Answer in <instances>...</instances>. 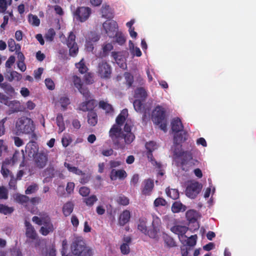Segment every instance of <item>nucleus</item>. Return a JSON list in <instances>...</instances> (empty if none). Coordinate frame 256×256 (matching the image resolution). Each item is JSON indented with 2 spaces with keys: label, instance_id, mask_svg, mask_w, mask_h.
I'll return each instance as SVG.
<instances>
[{
  "label": "nucleus",
  "instance_id": "f257e3e1",
  "mask_svg": "<svg viewBox=\"0 0 256 256\" xmlns=\"http://www.w3.org/2000/svg\"><path fill=\"white\" fill-rule=\"evenodd\" d=\"M172 130L174 132V145L172 147L174 156L175 158H181L182 164L192 166V158L190 152L182 151L181 143L186 139V133L183 130V126L180 120L178 118H174L171 122Z\"/></svg>",
  "mask_w": 256,
  "mask_h": 256
},
{
  "label": "nucleus",
  "instance_id": "f03ea898",
  "mask_svg": "<svg viewBox=\"0 0 256 256\" xmlns=\"http://www.w3.org/2000/svg\"><path fill=\"white\" fill-rule=\"evenodd\" d=\"M128 116V111L124 109L116 118V124L113 126L110 130V136L112 139L124 138L126 144L131 143L134 139V134L131 132L132 122L127 120L124 127V131H122L121 126Z\"/></svg>",
  "mask_w": 256,
  "mask_h": 256
},
{
  "label": "nucleus",
  "instance_id": "7ed1b4c3",
  "mask_svg": "<svg viewBox=\"0 0 256 256\" xmlns=\"http://www.w3.org/2000/svg\"><path fill=\"white\" fill-rule=\"evenodd\" d=\"M152 226L150 230H148L146 228V219L142 218L139 220L138 228L142 233L148 235L150 238L158 240L161 234V220L156 216L152 214Z\"/></svg>",
  "mask_w": 256,
  "mask_h": 256
},
{
  "label": "nucleus",
  "instance_id": "20e7f679",
  "mask_svg": "<svg viewBox=\"0 0 256 256\" xmlns=\"http://www.w3.org/2000/svg\"><path fill=\"white\" fill-rule=\"evenodd\" d=\"M32 220L38 225H42L40 228V232L43 236H47L50 233L52 232L54 230L50 218L46 213H40L38 216H34L32 218Z\"/></svg>",
  "mask_w": 256,
  "mask_h": 256
},
{
  "label": "nucleus",
  "instance_id": "39448f33",
  "mask_svg": "<svg viewBox=\"0 0 256 256\" xmlns=\"http://www.w3.org/2000/svg\"><path fill=\"white\" fill-rule=\"evenodd\" d=\"M34 130V122L30 118L22 117L16 122V131L18 135L24 134L33 136Z\"/></svg>",
  "mask_w": 256,
  "mask_h": 256
},
{
  "label": "nucleus",
  "instance_id": "423d86ee",
  "mask_svg": "<svg viewBox=\"0 0 256 256\" xmlns=\"http://www.w3.org/2000/svg\"><path fill=\"white\" fill-rule=\"evenodd\" d=\"M166 112L165 108L159 105L155 108L152 112V121L164 132L167 130L168 122Z\"/></svg>",
  "mask_w": 256,
  "mask_h": 256
},
{
  "label": "nucleus",
  "instance_id": "0eeeda50",
  "mask_svg": "<svg viewBox=\"0 0 256 256\" xmlns=\"http://www.w3.org/2000/svg\"><path fill=\"white\" fill-rule=\"evenodd\" d=\"M72 252L76 256L80 255L86 250V244L82 236H74L71 244Z\"/></svg>",
  "mask_w": 256,
  "mask_h": 256
},
{
  "label": "nucleus",
  "instance_id": "6e6552de",
  "mask_svg": "<svg viewBox=\"0 0 256 256\" xmlns=\"http://www.w3.org/2000/svg\"><path fill=\"white\" fill-rule=\"evenodd\" d=\"M202 185L196 181L190 182L186 186V194L190 198H194L201 191Z\"/></svg>",
  "mask_w": 256,
  "mask_h": 256
},
{
  "label": "nucleus",
  "instance_id": "1a4fd4ad",
  "mask_svg": "<svg viewBox=\"0 0 256 256\" xmlns=\"http://www.w3.org/2000/svg\"><path fill=\"white\" fill-rule=\"evenodd\" d=\"M102 29L107 36L112 38L114 36L118 31V26L117 22L114 20H106L102 24Z\"/></svg>",
  "mask_w": 256,
  "mask_h": 256
},
{
  "label": "nucleus",
  "instance_id": "9d476101",
  "mask_svg": "<svg viewBox=\"0 0 256 256\" xmlns=\"http://www.w3.org/2000/svg\"><path fill=\"white\" fill-rule=\"evenodd\" d=\"M90 8L85 6L78 8L74 14V18L80 22L86 21L90 17Z\"/></svg>",
  "mask_w": 256,
  "mask_h": 256
},
{
  "label": "nucleus",
  "instance_id": "9b49d317",
  "mask_svg": "<svg viewBox=\"0 0 256 256\" xmlns=\"http://www.w3.org/2000/svg\"><path fill=\"white\" fill-rule=\"evenodd\" d=\"M34 160L36 167L42 168L46 166L48 160V152L44 151L38 152L34 156Z\"/></svg>",
  "mask_w": 256,
  "mask_h": 256
},
{
  "label": "nucleus",
  "instance_id": "f8f14e48",
  "mask_svg": "<svg viewBox=\"0 0 256 256\" xmlns=\"http://www.w3.org/2000/svg\"><path fill=\"white\" fill-rule=\"evenodd\" d=\"M100 38V35L96 32H90L86 37V48L88 52L94 50L92 42H98Z\"/></svg>",
  "mask_w": 256,
  "mask_h": 256
},
{
  "label": "nucleus",
  "instance_id": "ddd939ff",
  "mask_svg": "<svg viewBox=\"0 0 256 256\" xmlns=\"http://www.w3.org/2000/svg\"><path fill=\"white\" fill-rule=\"evenodd\" d=\"M98 72L101 78H108L110 77L111 74L110 66L107 62H102L98 65Z\"/></svg>",
  "mask_w": 256,
  "mask_h": 256
},
{
  "label": "nucleus",
  "instance_id": "4468645a",
  "mask_svg": "<svg viewBox=\"0 0 256 256\" xmlns=\"http://www.w3.org/2000/svg\"><path fill=\"white\" fill-rule=\"evenodd\" d=\"M186 218L190 223L194 224L195 230L199 228V224L197 220L200 218V215L196 211L190 210L186 212Z\"/></svg>",
  "mask_w": 256,
  "mask_h": 256
},
{
  "label": "nucleus",
  "instance_id": "2eb2a0df",
  "mask_svg": "<svg viewBox=\"0 0 256 256\" xmlns=\"http://www.w3.org/2000/svg\"><path fill=\"white\" fill-rule=\"evenodd\" d=\"M188 230L186 226L180 225L175 226L171 228L172 232L178 236L179 239L182 242L185 240L184 238H187L184 234Z\"/></svg>",
  "mask_w": 256,
  "mask_h": 256
},
{
  "label": "nucleus",
  "instance_id": "dca6fc26",
  "mask_svg": "<svg viewBox=\"0 0 256 256\" xmlns=\"http://www.w3.org/2000/svg\"><path fill=\"white\" fill-rule=\"evenodd\" d=\"M85 98V102L81 103L78 106V109L80 110L86 112L92 110L96 105V102L94 100H92L90 97V94L89 96Z\"/></svg>",
  "mask_w": 256,
  "mask_h": 256
},
{
  "label": "nucleus",
  "instance_id": "f3484780",
  "mask_svg": "<svg viewBox=\"0 0 256 256\" xmlns=\"http://www.w3.org/2000/svg\"><path fill=\"white\" fill-rule=\"evenodd\" d=\"M74 86L78 90L84 97L87 98L89 96V92L86 88L82 86L80 79L77 76H74L72 78Z\"/></svg>",
  "mask_w": 256,
  "mask_h": 256
},
{
  "label": "nucleus",
  "instance_id": "a211bd4d",
  "mask_svg": "<svg viewBox=\"0 0 256 256\" xmlns=\"http://www.w3.org/2000/svg\"><path fill=\"white\" fill-rule=\"evenodd\" d=\"M24 150H22L21 152L16 151L13 155L12 159H6L4 161V164H10L13 165L18 162L23 160L24 159Z\"/></svg>",
  "mask_w": 256,
  "mask_h": 256
},
{
  "label": "nucleus",
  "instance_id": "6ab92c4d",
  "mask_svg": "<svg viewBox=\"0 0 256 256\" xmlns=\"http://www.w3.org/2000/svg\"><path fill=\"white\" fill-rule=\"evenodd\" d=\"M112 56L120 68L122 69L126 68V58L121 52H112Z\"/></svg>",
  "mask_w": 256,
  "mask_h": 256
},
{
  "label": "nucleus",
  "instance_id": "aec40b11",
  "mask_svg": "<svg viewBox=\"0 0 256 256\" xmlns=\"http://www.w3.org/2000/svg\"><path fill=\"white\" fill-rule=\"evenodd\" d=\"M70 103V100L68 98L62 96L56 102V106L59 108L62 111H65L67 110L68 106Z\"/></svg>",
  "mask_w": 256,
  "mask_h": 256
},
{
  "label": "nucleus",
  "instance_id": "412c9836",
  "mask_svg": "<svg viewBox=\"0 0 256 256\" xmlns=\"http://www.w3.org/2000/svg\"><path fill=\"white\" fill-rule=\"evenodd\" d=\"M25 226L26 228V234L28 238L34 240L36 238L37 234L34 228L28 222H25Z\"/></svg>",
  "mask_w": 256,
  "mask_h": 256
},
{
  "label": "nucleus",
  "instance_id": "4be33fe9",
  "mask_svg": "<svg viewBox=\"0 0 256 256\" xmlns=\"http://www.w3.org/2000/svg\"><path fill=\"white\" fill-rule=\"evenodd\" d=\"M145 146L148 150V158L150 160H152V152L158 148V145L154 142L150 141L146 144Z\"/></svg>",
  "mask_w": 256,
  "mask_h": 256
},
{
  "label": "nucleus",
  "instance_id": "5701e85b",
  "mask_svg": "<svg viewBox=\"0 0 256 256\" xmlns=\"http://www.w3.org/2000/svg\"><path fill=\"white\" fill-rule=\"evenodd\" d=\"M126 176V173L124 170H116L113 169L110 172V178L112 180H114L117 178L123 179L125 178Z\"/></svg>",
  "mask_w": 256,
  "mask_h": 256
},
{
  "label": "nucleus",
  "instance_id": "b1692460",
  "mask_svg": "<svg viewBox=\"0 0 256 256\" xmlns=\"http://www.w3.org/2000/svg\"><path fill=\"white\" fill-rule=\"evenodd\" d=\"M113 48L114 46L112 42H104L102 45V52L100 54L99 56L104 57L108 56Z\"/></svg>",
  "mask_w": 256,
  "mask_h": 256
},
{
  "label": "nucleus",
  "instance_id": "393cba45",
  "mask_svg": "<svg viewBox=\"0 0 256 256\" xmlns=\"http://www.w3.org/2000/svg\"><path fill=\"white\" fill-rule=\"evenodd\" d=\"M6 77L10 82L12 80L19 81L22 79V76L16 71L7 70Z\"/></svg>",
  "mask_w": 256,
  "mask_h": 256
},
{
  "label": "nucleus",
  "instance_id": "a878e982",
  "mask_svg": "<svg viewBox=\"0 0 256 256\" xmlns=\"http://www.w3.org/2000/svg\"><path fill=\"white\" fill-rule=\"evenodd\" d=\"M13 198L15 202L25 206H26L27 203L29 202V198L27 196L19 194H14Z\"/></svg>",
  "mask_w": 256,
  "mask_h": 256
},
{
  "label": "nucleus",
  "instance_id": "bb28decb",
  "mask_svg": "<svg viewBox=\"0 0 256 256\" xmlns=\"http://www.w3.org/2000/svg\"><path fill=\"white\" fill-rule=\"evenodd\" d=\"M130 214L128 210H124L120 216L119 223L120 225L124 226L130 220Z\"/></svg>",
  "mask_w": 256,
  "mask_h": 256
},
{
  "label": "nucleus",
  "instance_id": "cd10ccee",
  "mask_svg": "<svg viewBox=\"0 0 256 256\" xmlns=\"http://www.w3.org/2000/svg\"><path fill=\"white\" fill-rule=\"evenodd\" d=\"M56 122L58 127V132H62L65 130V125L64 121V117L62 114H58L56 118Z\"/></svg>",
  "mask_w": 256,
  "mask_h": 256
},
{
  "label": "nucleus",
  "instance_id": "c85d7f7f",
  "mask_svg": "<svg viewBox=\"0 0 256 256\" xmlns=\"http://www.w3.org/2000/svg\"><path fill=\"white\" fill-rule=\"evenodd\" d=\"M186 210V206L180 202H174L172 206V210L174 213L184 212Z\"/></svg>",
  "mask_w": 256,
  "mask_h": 256
},
{
  "label": "nucleus",
  "instance_id": "c756f323",
  "mask_svg": "<svg viewBox=\"0 0 256 256\" xmlns=\"http://www.w3.org/2000/svg\"><path fill=\"white\" fill-rule=\"evenodd\" d=\"M128 46L131 54L134 56H136L140 57L142 56V54L140 49L138 47L134 46V44L132 40H129Z\"/></svg>",
  "mask_w": 256,
  "mask_h": 256
},
{
  "label": "nucleus",
  "instance_id": "7c9ffc66",
  "mask_svg": "<svg viewBox=\"0 0 256 256\" xmlns=\"http://www.w3.org/2000/svg\"><path fill=\"white\" fill-rule=\"evenodd\" d=\"M146 96L147 92L144 88H140L136 90L134 94V97L136 98L144 100Z\"/></svg>",
  "mask_w": 256,
  "mask_h": 256
},
{
  "label": "nucleus",
  "instance_id": "2f4dec72",
  "mask_svg": "<svg viewBox=\"0 0 256 256\" xmlns=\"http://www.w3.org/2000/svg\"><path fill=\"white\" fill-rule=\"evenodd\" d=\"M74 208V204L71 202H68L65 204L62 208L64 214L67 216L72 212Z\"/></svg>",
  "mask_w": 256,
  "mask_h": 256
},
{
  "label": "nucleus",
  "instance_id": "473e14b6",
  "mask_svg": "<svg viewBox=\"0 0 256 256\" xmlns=\"http://www.w3.org/2000/svg\"><path fill=\"white\" fill-rule=\"evenodd\" d=\"M64 166L70 172L77 175H82V171L79 170L78 168L73 166L72 164L67 162H64Z\"/></svg>",
  "mask_w": 256,
  "mask_h": 256
},
{
  "label": "nucleus",
  "instance_id": "72a5a7b5",
  "mask_svg": "<svg viewBox=\"0 0 256 256\" xmlns=\"http://www.w3.org/2000/svg\"><path fill=\"white\" fill-rule=\"evenodd\" d=\"M88 122L91 126H95L98 122L97 115L96 113L93 111H91L88 112Z\"/></svg>",
  "mask_w": 256,
  "mask_h": 256
},
{
  "label": "nucleus",
  "instance_id": "f704fd0d",
  "mask_svg": "<svg viewBox=\"0 0 256 256\" xmlns=\"http://www.w3.org/2000/svg\"><path fill=\"white\" fill-rule=\"evenodd\" d=\"M166 192L168 197L173 200L177 199L179 197V192L176 189L166 188Z\"/></svg>",
  "mask_w": 256,
  "mask_h": 256
},
{
  "label": "nucleus",
  "instance_id": "c9c22d12",
  "mask_svg": "<svg viewBox=\"0 0 256 256\" xmlns=\"http://www.w3.org/2000/svg\"><path fill=\"white\" fill-rule=\"evenodd\" d=\"M8 46L9 50L11 52L16 51L17 52L20 48V46L18 44H16L14 40L10 38L8 42Z\"/></svg>",
  "mask_w": 256,
  "mask_h": 256
},
{
  "label": "nucleus",
  "instance_id": "e433bc0d",
  "mask_svg": "<svg viewBox=\"0 0 256 256\" xmlns=\"http://www.w3.org/2000/svg\"><path fill=\"white\" fill-rule=\"evenodd\" d=\"M28 20L30 24L33 26H38L40 25V20L36 15L30 14L28 16Z\"/></svg>",
  "mask_w": 256,
  "mask_h": 256
},
{
  "label": "nucleus",
  "instance_id": "4c0bfd02",
  "mask_svg": "<svg viewBox=\"0 0 256 256\" xmlns=\"http://www.w3.org/2000/svg\"><path fill=\"white\" fill-rule=\"evenodd\" d=\"M101 10L102 17L106 18H109L112 17V13L109 6H103Z\"/></svg>",
  "mask_w": 256,
  "mask_h": 256
},
{
  "label": "nucleus",
  "instance_id": "58836bf2",
  "mask_svg": "<svg viewBox=\"0 0 256 256\" xmlns=\"http://www.w3.org/2000/svg\"><path fill=\"white\" fill-rule=\"evenodd\" d=\"M72 142L71 136L68 134H64L62 138V143L64 147H67Z\"/></svg>",
  "mask_w": 256,
  "mask_h": 256
},
{
  "label": "nucleus",
  "instance_id": "ea45409f",
  "mask_svg": "<svg viewBox=\"0 0 256 256\" xmlns=\"http://www.w3.org/2000/svg\"><path fill=\"white\" fill-rule=\"evenodd\" d=\"M154 186V184L150 180H147L145 182V184L143 190V192L144 194H148L152 190Z\"/></svg>",
  "mask_w": 256,
  "mask_h": 256
},
{
  "label": "nucleus",
  "instance_id": "a19ab883",
  "mask_svg": "<svg viewBox=\"0 0 256 256\" xmlns=\"http://www.w3.org/2000/svg\"><path fill=\"white\" fill-rule=\"evenodd\" d=\"M114 36H116V42L120 45H122L126 42V38L124 35L118 30L116 32V34H115Z\"/></svg>",
  "mask_w": 256,
  "mask_h": 256
},
{
  "label": "nucleus",
  "instance_id": "79ce46f5",
  "mask_svg": "<svg viewBox=\"0 0 256 256\" xmlns=\"http://www.w3.org/2000/svg\"><path fill=\"white\" fill-rule=\"evenodd\" d=\"M6 105L16 111H22L24 109L23 108H17V106L20 105V102L16 100L8 101V104Z\"/></svg>",
  "mask_w": 256,
  "mask_h": 256
},
{
  "label": "nucleus",
  "instance_id": "37998d69",
  "mask_svg": "<svg viewBox=\"0 0 256 256\" xmlns=\"http://www.w3.org/2000/svg\"><path fill=\"white\" fill-rule=\"evenodd\" d=\"M99 106L100 108L104 110L107 113H110L112 111V106L104 101L100 102Z\"/></svg>",
  "mask_w": 256,
  "mask_h": 256
},
{
  "label": "nucleus",
  "instance_id": "c03bdc74",
  "mask_svg": "<svg viewBox=\"0 0 256 256\" xmlns=\"http://www.w3.org/2000/svg\"><path fill=\"white\" fill-rule=\"evenodd\" d=\"M76 66L78 70V71L82 74L85 73L88 70V68L84 62V59H82L79 62L76 64Z\"/></svg>",
  "mask_w": 256,
  "mask_h": 256
},
{
  "label": "nucleus",
  "instance_id": "a18cd8bd",
  "mask_svg": "<svg viewBox=\"0 0 256 256\" xmlns=\"http://www.w3.org/2000/svg\"><path fill=\"white\" fill-rule=\"evenodd\" d=\"M141 100L136 98L133 104L135 110L138 112H141L143 108V104Z\"/></svg>",
  "mask_w": 256,
  "mask_h": 256
},
{
  "label": "nucleus",
  "instance_id": "49530a36",
  "mask_svg": "<svg viewBox=\"0 0 256 256\" xmlns=\"http://www.w3.org/2000/svg\"><path fill=\"white\" fill-rule=\"evenodd\" d=\"M14 210L12 208L8 207L2 204H0V212L4 214H11Z\"/></svg>",
  "mask_w": 256,
  "mask_h": 256
},
{
  "label": "nucleus",
  "instance_id": "de8ad7c7",
  "mask_svg": "<svg viewBox=\"0 0 256 256\" xmlns=\"http://www.w3.org/2000/svg\"><path fill=\"white\" fill-rule=\"evenodd\" d=\"M216 188L214 186H210L204 191V196L206 198L210 197V194L212 196L215 192Z\"/></svg>",
  "mask_w": 256,
  "mask_h": 256
},
{
  "label": "nucleus",
  "instance_id": "09e8293b",
  "mask_svg": "<svg viewBox=\"0 0 256 256\" xmlns=\"http://www.w3.org/2000/svg\"><path fill=\"white\" fill-rule=\"evenodd\" d=\"M98 200L97 197L94 195H92L88 198L84 199V202L88 206H92Z\"/></svg>",
  "mask_w": 256,
  "mask_h": 256
},
{
  "label": "nucleus",
  "instance_id": "8fccbe9b",
  "mask_svg": "<svg viewBox=\"0 0 256 256\" xmlns=\"http://www.w3.org/2000/svg\"><path fill=\"white\" fill-rule=\"evenodd\" d=\"M12 0H0V12H4L7 8L8 4H10Z\"/></svg>",
  "mask_w": 256,
  "mask_h": 256
},
{
  "label": "nucleus",
  "instance_id": "3c124183",
  "mask_svg": "<svg viewBox=\"0 0 256 256\" xmlns=\"http://www.w3.org/2000/svg\"><path fill=\"white\" fill-rule=\"evenodd\" d=\"M8 151V146L5 141L0 140V157Z\"/></svg>",
  "mask_w": 256,
  "mask_h": 256
},
{
  "label": "nucleus",
  "instance_id": "603ef678",
  "mask_svg": "<svg viewBox=\"0 0 256 256\" xmlns=\"http://www.w3.org/2000/svg\"><path fill=\"white\" fill-rule=\"evenodd\" d=\"M164 243L168 246L172 248L176 246L175 242L172 238L166 235L164 236Z\"/></svg>",
  "mask_w": 256,
  "mask_h": 256
},
{
  "label": "nucleus",
  "instance_id": "864d4df0",
  "mask_svg": "<svg viewBox=\"0 0 256 256\" xmlns=\"http://www.w3.org/2000/svg\"><path fill=\"white\" fill-rule=\"evenodd\" d=\"M197 238L196 235H193L188 238L186 240V244L190 246H194L196 243Z\"/></svg>",
  "mask_w": 256,
  "mask_h": 256
},
{
  "label": "nucleus",
  "instance_id": "5fc2aeb1",
  "mask_svg": "<svg viewBox=\"0 0 256 256\" xmlns=\"http://www.w3.org/2000/svg\"><path fill=\"white\" fill-rule=\"evenodd\" d=\"M56 32L53 29H50L46 34L45 38L46 40L52 42L55 36Z\"/></svg>",
  "mask_w": 256,
  "mask_h": 256
},
{
  "label": "nucleus",
  "instance_id": "6e6d98bb",
  "mask_svg": "<svg viewBox=\"0 0 256 256\" xmlns=\"http://www.w3.org/2000/svg\"><path fill=\"white\" fill-rule=\"evenodd\" d=\"M117 202L119 204L123 206H126L129 204V199L124 196H119L117 199Z\"/></svg>",
  "mask_w": 256,
  "mask_h": 256
},
{
  "label": "nucleus",
  "instance_id": "4d7b16f0",
  "mask_svg": "<svg viewBox=\"0 0 256 256\" xmlns=\"http://www.w3.org/2000/svg\"><path fill=\"white\" fill-rule=\"evenodd\" d=\"M68 46L70 48V54L71 56H76L78 51V48L77 46V44Z\"/></svg>",
  "mask_w": 256,
  "mask_h": 256
},
{
  "label": "nucleus",
  "instance_id": "13d9d810",
  "mask_svg": "<svg viewBox=\"0 0 256 256\" xmlns=\"http://www.w3.org/2000/svg\"><path fill=\"white\" fill-rule=\"evenodd\" d=\"M166 204V202L165 200L161 198H156L154 202V206L156 207H158L160 206H164Z\"/></svg>",
  "mask_w": 256,
  "mask_h": 256
},
{
  "label": "nucleus",
  "instance_id": "bf43d9fd",
  "mask_svg": "<svg viewBox=\"0 0 256 256\" xmlns=\"http://www.w3.org/2000/svg\"><path fill=\"white\" fill-rule=\"evenodd\" d=\"M38 190V186L36 184H32L28 186L26 190V194H27L35 192Z\"/></svg>",
  "mask_w": 256,
  "mask_h": 256
},
{
  "label": "nucleus",
  "instance_id": "052dcab7",
  "mask_svg": "<svg viewBox=\"0 0 256 256\" xmlns=\"http://www.w3.org/2000/svg\"><path fill=\"white\" fill-rule=\"evenodd\" d=\"M75 35L72 33V32H70L68 38L67 46H71L76 44L75 42Z\"/></svg>",
  "mask_w": 256,
  "mask_h": 256
},
{
  "label": "nucleus",
  "instance_id": "680f3d73",
  "mask_svg": "<svg viewBox=\"0 0 256 256\" xmlns=\"http://www.w3.org/2000/svg\"><path fill=\"white\" fill-rule=\"evenodd\" d=\"M90 192V189L86 186H82L79 190V193L82 196H88Z\"/></svg>",
  "mask_w": 256,
  "mask_h": 256
},
{
  "label": "nucleus",
  "instance_id": "e2e57ef3",
  "mask_svg": "<svg viewBox=\"0 0 256 256\" xmlns=\"http://www.w3.org/2000/svg\"><path fill=\"white\" fill-rule=\"evenodd\" d=\"M0 198L4 200L8 198V190L4 186L0 187Z\"/></svg>",
  "mask_w": 256,
  "mask_h": 256
},
{
  "label": "nucleus",
  "instance_id": "0e129e2a",
  "mask_svg": "<svg viewBox=\"0 0 256 256\" xmlns=\"http://www.w3.org/2000/svg\"><path fill=\"white\" fill-rule=\"evenodd\" d=\"M120 250L122 254H127L130 252V248L128 244L123 243L120 246Z\"/></svg>",
  "mask_w": 256,
  "mask_h": 256
},
{
  "label": "nucleus",
  "instance_id": "69168bd1",
  "mask_svg": "<svg viewBox=\"0 0 256 256\" xmlns=\"http://www.w3.org/2000/svg\"><path fill=\"white\" fill-rule=\"evenodd\" d=\"M124 76L127 84L130 86L133 82V76L129 73H126Z\"/></svg>",
  "mask_w": 256,
  "mask_h": 256
},
{
  "label": "nucleus",
  "instance_id": "338daca9",
  "mask_svg": "<svg viewBox=\"0 0 256 256\" xmlns=\"http://www.w3.org/2000/svg\"><path fill=\"white\" fill-rule=\"evenodd\" d=\"M113 150L111 148H102L101 150V152L104 156H108L112 154Z\"/></svg>",
  "mask_w": 256,
  "mask_h": 256
},
{
  "label": "nucleus",
  "instance_id": "774afa93",
  "mask_svg": "<svg viewBox=\"0 0 256 256\" xmlns=\"http://www.w3.org/2000/svg\"><path fill=\"white\" fill-rule=\"evenodd\" d=\"M45 84L49 90H52L54 88V82L50 78H46L45 80Z\"/></svg>",
  "mask_w": 256,
  "mask_h": 256
}]
</instances>
